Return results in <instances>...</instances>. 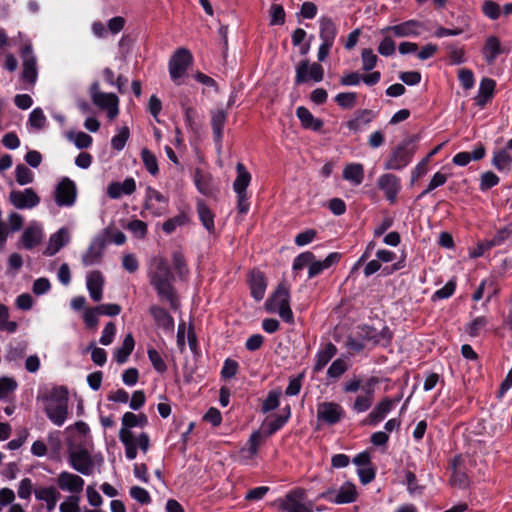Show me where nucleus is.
<instances>
[{
    "instance_id": "1",
    "label": "nucleus",
    "mask_w": 512,
    "mask_h": 512,
    "mask_svg": "<svg viewBox=\"0 0 512 512\" xmlns=\"http://www.w3.org/2000/svg\"><path fill=\"white\" fill-rule=\"evenodd\" d=\"M149 281L159 298L166 300L172 310L179 308L180 302L173 285L174 274L164 259L156 262L154 269L149 273Z\"/></svg>"
},
{
    "instance_id": "2",
    "label": "nucleus",
    "mask_w": 512,
    "mask_h": 512,
    "mask_svg": "<svg viewBox=\"0 0 512 512\" xmlns=\"http://www.w3.org/2000/svg\"><path fill=\"white\" fill-rule=\"evenodd\" d=\"M342 255L339 252H332L326 256L324 260H316V256L311 251H305L297 255L292 264L294 271H300L308 267V279H313L321 275L325 270L336 265Z\"/></svg>"
},
{
    "instance_id": "3",
    "label": "nucleus",
    "mask_w": 512,
    "mask_h": 512,
    "mask_svg": "<svg viewBox=\"0 0 512 512\" xmlns=\"http://www.w3.org/2000/svg\"><path fill=\"white\" fill-rule=\"evenodd\" d=\"M412 140L406 139L399 143L387 157L384 168L386 170H401L412 160L415 149L410 147Z\"/></svg>"
},
{
    "instance_id": "4",
    "label": "nucleus",
    "mask_w": 512,
    "mask_h": 512,
    "mask_svg": "<svg viewBox=\"0 0 512 512\" xmlns=\"http://www.w3.org/2000/svg\"><path fill=\"white\" fill-rule=\"evenodd\" d=\"M305 495L304 489L296 488L289 491L284 498H278L274 502V505H276L281 512H313L311 503L305 504L302 502Z\"/></svg>"
},
{
    "instance_id": "5",
    "label": "nucleus",
    "mask_w": 512,
    "mask_h": 512,
    "mask_svg": "<svg viewBox=\"0 0 512 512\" xmlns=\"http://www.w3.org/2000/svg\"><path fill=\"white\" fill-rule=\"evenodd\" d=\"M324 78V68L318 62L312 64L309 60H301L295 67V78L294 83L296 86H300L313 81L315 83L321 82Z\"/></svg>"
},
{
    "instance_id": "6",
    "label": "nucleus",
    "mask_w": 512,
    "mask_h": 512,
    "mask_svg": "<svg viewBox=\"0 0 512 512\" xmlns=\"http://www.w3.org/2000/svg\"><path fill=\"white\" fill-rule=\"evenodd\" d=\"M193 61L191 52L186 48H178L169 60V74L173 81L181 78Z\"/></svg>"
},
{
    "instance_id": "7",
    "label": "nucleus",
    "mask_w": 512,
    "mask_h": 512,
    "mask_svg": "<svg viewBox=\"0 0 512 512\" xmlns=\"http://www.w3.org/2000/svg\"><path fill=\"white\" fill-rule=\"evenodd\" d=\"M69 465L77 472L89 476L93 473L94 462L90 452L85 448H79L69 452Z\"/></svg>"
},
{
    "instance_id": "8",
    "label": "nucleus",
    "mask_w": 512,
    "mask_h": 512,
    "mask_svg": "<svg viewBox=\"0 0 512 512\" xmlns=\"http://www.w3.org/2000/svg\"><path fill=\"white\" fill-rule=\"evenodd\" d=\"M21 57L23 59L21 79L25 83L34 85L37 80L38 71L36 57L33 54V48L30 43H27L22 47Z\"/></svg>"
},
{
    "instance_id": "9",
    "label": "nucleus",
    "mask_w": 512,
    "mask_h": 512,
    "mask_svg": "<svg viewBox=\"0 0 512 512\" xmlns=\"http://www.w3.org/2000/svg\"><path fill=\"white\" fill-rule=\"evenodd\" d=\"M77 197V188L73 180L68 177L63 178L56 186L55 201L60 207L72 206Z\"/></svg>"
},
{
    "instance_id": "10",
    "label": "nucleus",
    "mask_w": 512,
    "mask_h": 512,
    "mask_svg": "<svg viewBox=\"0 0 512 512\" xmlns=\"http://www.w3.org/2000/svg\"><path fill=\"white\" fill-rule=\"evenodd\" d=\"M345 417V410L336 402H323L317 409V418L330 426L337 424Z\"/></svg>"
},
{
    "instance_id": "11",
    "label": "nucleus",
    "mask_w": 512,
    "mask_h": 512,
    "mask_svg": "<svg viewBox=\"0 0 512 512\" xmlns=\"http://www.w3.org/2000/svg\"><path fill=\"white\" fill-rule=\"evenodd\" d=\"M9 199L17 209H31L40 203V197L32 188H26L23 191L13 190Z\"/></svg>"
},
{
    "instance_id": "12",
    "label": "nucleus",
    "mask_w": 512,
    "mask_h": 512,
    "mask_svg": "<svg viewBox=\"0 0 512 512\" xmlns=\"http://www.w3.org/2000/svg\"><path fill=\"white\" fill-rule=\"evenodd\" d=\"M422 27V22L411 19L394 26H387L381 30V33L391 32L396 37H417L420 35V28Z\"/></svg>"
},
{
    "instance_id": "13",
    "label": "nucleus",
    "mask_w": 512,
    "mask_h": 512,
    "mask_svg": "<svg viewBox=\"0 0 512 512\" xmlns=\"http://www.w3.org/2000/svg\"><path fill=\"white\" fill-rule=\"evenodd\" d=\"M496 81L489 77H483L480 81L478 93L474 97L475 105L480 109L492 102L496 93Z\"/></svg>"
},
{
    "instance_id": "14",
    "label": "nucleus",
    "mask_w": 512,
    "mask_h": 512,
    "mask_svg": "<svg viewBox=\"0 0 512 512\" xmlns=\"http://www.w3.org/2000/svg\"><path fill=\"white\" fill-rule=\"evenodd\" d=\"M392 403L390 397L386 396L381 399L371 410V412L362 421L363 425L377 426L392 411Z\"/></svg>"
},
{
    "instance_id": "15",
    "label": "nucleus",
    "mask_w": 512,
    "mask_h": 512,
    "mask_svg": "<svg viewBox=\"0 0 512 512\" xmlns=\"http://www.w3.org/2000/svg\"><path fill=\"white\" fill-rule=\"evenodd\" d=\"M93 103L100 109L107 111L109 119H115L119 114V98L114 93H101L93 95Z\"/></svg>"
},
{
    "instance_id": "16",
    "label": "nucleus",
    "mask_w": 512,
    "mask_h": 512,
    "mask_svg": "<svg viewBox=\"0 0 512 512\" xmlns=\"http://www.w3.org/2000/svg\"><path fill=\"white\" fill-rule=\"evenodd\" d=\"M106 247V239L98 236L92 239L85 254L82 256L84 266H92L101 262L104 249Z\"/></svg>"
},
{
    "instance_id": "17",
    "label": "nucleus",
    "mask_w": 512,
    "mask_h": 512,
    "mask_svg": "<svg viewBox=\"0 0 512 512\" xmlns=\"http://www.w3.org/2000/svg\"><path fill=\"white\" fill-rule=\"evenodd\" d=\"M378 187L384 192L386 199L394 203L401 189L400 178L391 173L383 174L378 179Z\"/></svg>"
},
{
    "instance_id": "18",
    "label": "nucleus",
    "mask_w": 512,
    "mask_h": 512,
    "mask_svg": "<svg viewBox=\"0 0 512 512\" xmlns=\"http://www.w3.org/2000/svg\"><path fill=\"white\" fill-rule=\"evenodd\" d=\"M248 284L251 296L256 301L262 300L267 288V280L265 274L260 270H252L248 275Z\"/></svg>"
},
{
    "instance_id": "19",
    "label": "nucleus",
    "mask_w": 512,
    "mask_h": 512,
    "mask_svg": "<svg viewBox=\"0 0 512 512\" xmlns=\"http://www.w3.org/2000/svg\"><path fill=\"white\" fill-rule=\"evenodd\" d=\"M57 485L63 491L80 493L83 490L84 480L79 475L62 471L57 478Z\"/></svg>"
},
{
    "instance_id": "20",
    "label": "nucleus",
    "mask_w": 512,
    "mask_h": 512,
    "mask_svg": "<svg viewBox=\"0 0 512 512\" xmlns=\"http://www.w3.org/2000/svg\"><path fill=\"white\" fill-rule=\"evenodd\" d=\"M149 313L157 327L162 328L166 332H172L174 330V318L165 308L159 305H151L149 307Z\"/></svg>"
},
{
    "instance_id": "21",
    "label": "nucleus",
    "mask_w": 512,
    "mask_h": 512,
    "mask_svg": "<svg viewBox=\"0 0 512 512\" xmlns=\"http://www.w3.org/2000/svg\"><path fill=\"white\" fill-rule=\"evenodd\" d=\"M87 289L93 301L99 302L103 297L104 277L98 270L92 271L87 275Z\"/></svg>"
},
{
    "instance_id": "22",
    "label": "nucleus",
    "mask_w": 512,
    "mask_h": 512,
    "mask_svg": "<svg viewBox=\"0 0 512 512\" xmlns=\"http://www.w3.org/2000/svg\"><path fill=\"white\" fill-rule=\"evenodd\" d=\"M227 121V113L223 109L211 112V126L214 143L221 147L223 139V130Z\"/></svg>"
},
{
    "instance_id": "23",
    "label": "nucleus",
    "mask_w": 512,
    "mask_h": 512,
    "mask_svg": "<svg viewBox=\"0 0 512 512\" xmlns=\"http://www.w3.org/2000/svg\"><path fill=\"white\" fill-rule=\"evenodd\" d=\"M338 349L332 342H327L315 355L313 372L319 373L337 354Z\"/></svg>"
},
{
    "instance_id": "24",
    "label": "nucleus",
    "mask_w": 512,
    "mask_h": 512,
    "mask_svg": "<svg viewBox=\"0 0 512 512\" xmlns=\"http://www.w3.org/2000/svg\"><path fill=\"white\" fill-rule=\"evenodd\" d=\"M69 242V234L66 228L59 229L56 233L52 234L49 239V243L45 250L43 251V255L45 256H53L55 255L62 247H64Z\"/></svg>"
},
{
    "instance_id": "25",
    "label": "nucleus",
    "mask_w": 512,
    "mask_h": 512,
    "mask_svg": "<svg viewBox=\"0 0 512 512\" xmlns=\"http://www.w3.org/2000/svg\"><path fill=\"white\" fill-rule=\"evenodd\" d=\"M296 116L304 129L319 132L323 127V121L315 118L309 109L304 106L297 107Z\"/></svg>"
},
{
    "instance_id": "26",
    "label": "nucleus",
    "mask_w": 512,
    "mask_h": 512,
    "mask_svg": "<svg viewBox=\"0 0 512 512\" xmlns=\"http://www.w3.org/2000/svg\"><path fill=\"white\" fill-rule=\"evenodd\" d=\"M285 302L290 304V290L288 284L285 281H282L278 284L272 295L267 299L266 308L267 310H272L273 308L271 305L278 308L281 305H284Z\"/></svg>"
},
{
    "instance_id": "27",
    "label": "nucleus",
    "mask_w": 512,
    "mask_h": 512,
    "mask_svg": "<svg viewBox=\"0 0 512 512\" xmlns=\"http://www.w3.org/2000/svg\"><path fill=\"white\" fill-rule=\"evenodd\" d=\"M42 238L43 234L41 228L30 225L23 231L20 242L23 248L32 250L41 243Z\"/></svg>"
},
{
    "instance_id": "28",
    "label": "nucleus",
    "mask_w": 512,
    "mask_h": 512,
    "mask_svg": "<svg viewBox=\"0 0 512 512\" xmlns=\"http://www.w3.org/2000/svg\"><path fill=\"white\" fill-rule=\"evenodd\" d=\"M357 497L356 486L352 482L347 481L336 491L333 501L335 504H349L355 502Z\"/></svg>"
},
{
    "instance_id": "29",
    "label": "nucleus",
    "mask_w": 512,
    "mask_h": 512,
    "mask_svg": "<svg viewBox=\"0 0 512 512\" xmlns=\"http://www.w3.org/2000/svg\"><path fill=\"white\" fill-rule=\"evenodd\" d=\"M44 411L48 419L56 426H62L67 419L68 415V404L55 405L46 404Z\"/></svg>"
},
{
    "instance_id": "30",
    "label": "nucleus",
    "mask_w": 512,
    "mask_h": 512,
    "mask_svg": "<svg viewBox=\"0 0 512 512\" xmlns=\"http://www.w3.org/2000/svg\"><path fill=\"white\" fill-rule=\"evenodd\" d=\"M148 424V417L144 413L135 414L133 412H126L122 416V428L119 432H132L131 429L135 427H145Z\"/></svg>"
},
{
    "instance_id": "31",
    "label": "nucleus",
    "mask_w": 512,
    "mask_h": 512,
    "mask_svg": "<svg viewBox=\"0 0 512 512\" xmlns=\"http://www.w3.org/2000/svg\"><path fill=\"white\" fill-rule=\"evenodd\" d=\"M46 404L64 405L68 404L69 392L66 386H55L47 393L41 396Z\"/></svg>"
},
{
    "instance_id": "32",
    "label": "nucleus",
    "mask_w": 512,
    "mask_h": 512,
    "mask_svg": "<svg viewBox=\"0 0 512 512\" xmlns=\"http://www.w3.org/2000/svg\"><path fill=\"white\" fill-rule=\"evenodd\" d=\"M237 176L233 182V190L236 194L247 192L252 176L245 165L241 162L236 165Z\"/></svg>"
},
{
    "instance_id": "33",
    "label": "nucleus",
    "mask_w": 512,
    "mask_h": 512,
    "mask_svg": "<svg viewBox=\"0 0 512 512\" xmlns=\"http://www.w3.org/2000/svg\"><path fill=\"white\" fill-rule=\"evenodd\" d=\"M319 24V36L322 42L334 44L338 32L334 21L330 17L323 16L320 18Z\"/></svg>"
},
{
    "instance_id": "34",
    "label": "nucleus",
    "mask_w": 512,
    "mask_h": 512,
    "mask_svg": "<svg viewBox=\"0 0 512 512\" xmlns=\"http://www.w3.org/2000/svg\"><path fill=\"white\" fill-rule=\"evenodd\" d=\"M197 213L199 220L201 221L204 228L210 233H215V224L214 218L215 214L213 211L207 206V204L203 200H199L197 202Z\"/></svg>"
},
{
    "instance_id": "35",
    "label": "nucleus",
    "mask_w": 512,
    "mask_h": 512,
    "mask_svg": "<svg viewBox=\"0 0 512 512\" xmlns=\"http://www.w3.org/2000/svg\"><path fill=\"white\" fill-rule=\"evenodd\" d=\"M135 347V340L131 333L127 334L121 346L115 350L114 358L117 363L124 364L128 361L129 356Z\"/></svg>"
},
{
    "instance_id": "36",
    "label": "nucleus",
    "mask_w": 512,
    "mask_h": 512,
    "mask_svg": "<svg viewBox=\"0 0 512 512\" xmlns=\"http://www.w3.org/2000/svg\"><path fill=\"white\" fill-rule=\"evenodd\" d=\"M500 53L501 44L499 39L496 36L488 37L483 48L485 61L488 64H492Z\"/></svg>"
},
{
    "instance_id": "37",
    "label": "nucleus",
    "mask_w": 512,
    "mask_h": 512,
    "mask_svg": "<svg viewBox=\"0 0 512 512\" xmlns=\"http://www.w3.org/2000/svg\"><path fill=\"white\" fill-rule=\"evenodd\" d=\"M343 178L351 181L355 185H360L364 180V168L360 163H351L346 165L343 170Z\"/></svg>"
},
{
    "instance_id": "38",
    "label": "nucleus",
    "mask_w": 512,
    "mask_h": 512,
    "mask_svg": "<svg viewBox=\"0 0 512 512\" xmlns=\"http://www.w3.org/2000/svg\"><path fill=\"white\" fill-rule=\"evenodd\" d=\"M492 165L500 172H509L512 168V156L506 149L496 151L493 154Z\"/></svg>"
},
{
    "instance_id": "39",
    "label": "nucleus",
    "mask_w": 512,
    "mask_h": 512,
    "mask_svg": "<svg viewBox=\"0 0 512 512\" xmlns=\"http://www.w3.org/2000/svg\"><path fill=\"white\" fill-rule=\"evenodd\" d=\"M190 222V216L185 211L182 210L180 213L172 218L167 219L163 225L162 229L166 234H172L178 226H184Z\"/></svg>"
},
{
    "instance_id": "40",
    "label": "nucleus",
    "mask_w": 512,
    "mask_h": 512,
    "mask_svg": "<svg viewBox=\"0 0 512 512\" xmlns=\"http://www.w3.org/2000/svg\"><path fill=\"white\" fill-rule=\"evenodd\" d=\"M119 440L125 447V455L129 460H133L137 456V444L132 432H119Z\"/></svg>"
},
{
    "instance_id": "41",
    "label": "nucleus",
    "mask_w": 512,
    "mask_h": 512,
    "mask_svg": "<svg viewBox=\"0 0 512 512\" xmlns=\"http://www.w3.org/2000/svg\"><path fill=\"white\" fill-rule=\"evenodd\" d=\"M27 342L24 340L10 342L5 359L9 362L17 361L24 357L27 350Z\"/></svg>"
},
{
    "instance_id": "42",
    "label": "nucleus",
    "mask_w": 512,
    "mask_h": 512,
    "mask_svg": "<svg viewBox=\"0 0 512 512\" xmlns=\"http://www.w3.org/2000/svg\"><path fill=\"white\" fill-rule=\"evenodd\" d=\"M348 370L347 362L342 358L335 359L327 370L330 382H336Z\"/></svg>"
},
{
    "instance_id": "43",
    "label": "nucleus",
    "mask_w": 512,
    "mask_h": 512,
    "mask_svg": "<svg viewBox=\"0 0 512 512\" xmlns=\"http://www.w3.org/2000/svg\"><path fill=\"white\" fill-rule=\"evenodd\" d=\"M510 238H512V222L498 229L495 235L488 240L487 247L501 246Z\"/></svg>"
},
{
    "instance_id": "44",
    "label": "nucleus",
    "mask_w": 512,
    "mask_h": 512,
    "mask_svg": "<svg viewBox=\"0 0 512 512\" xmlns=\"http://www.w3.org/2000/svg\"><path fill=\"white\" fill-rule=\"evenodd\" d=\"M36 497L39 500H43L47 504V510L52 511L57 503L59 493L54 487L43 488L36 493Z\"/></svg>"
},
{
    "instance_id": "45",
    "label": "nucleus",
    "mask_w": 512,
    "mask_h": 512,
    "mask_svg": "<svg viewBox=\"0 0 512 512\" xmlns=\"http://www.w3.org/2000/svg\"><path fill=\"white\" fill-rule=\"evenodd\" d=\"M172 264L176 274L180 279H183L188 275L189 269L187 267L185 256L181 251L173 252Z\"/></svg>"
},
{
    "instance_id": "46",
    "label": "nucleus",
    "mask_w": 512,
    "mask_h": 512,
    "mask_svg": "<svg viewBox=\"0 0 512 512\" xmlns=\"http://www.w3.org/2000/svg\"><path fill=\"white\" fill-rule=\"evenodd\" d=\"M141 159L146 170L153 176L159 173L158 161L156 156L147 148L141 150Z\"/></svg>"
},
{
    "instance_id": "47",
    "label": "nucleus",
    "mask_w": 512,
    "mask_h": 512,
    "mask_svg": "<svg viewBox=\"0 0 512 512\" xmlns=\"http://www.w3.org/2000/svg\"><path fill=\"white\" fill-rule=\"evenodd\" d=\"M18 329V323L9 321V309L6 305L0 304V331L15 333Z\"/></svg>"
},
{
    "instance_id": "48",
    "label": "nucleus",
    "mask_w": 512,
    "mask_h": 512,
    "mask_svg": "<svg viewBox=\"0 0 512 512\" xmlns=\"http://www.w3.org/2000/svg\"><path fill=\"white\" fill-rule=\"evenodd\" d=\"M281 392L279 390L269 391L266 399L262 402L261 412L266 414L279 407Z\"/></svg>"
},
{
    "instance_id": "49",
    "label": "nucleus",
    "mask_w": 512,
    "mask_h": 512,
    "mask_svg": "<svg viewBox=\"0 0 512 512\" xmlns=\"http://www.w3.org/2000/svg\"><path fill=\"white\" fill-rule=\"evenodd\" d=\"M456 286V279H450L442 288L433 293L431 297L432 301L450 298L455 293Z\"/></svg>"
},
{
    "instance_id": "50",
    "label": "nucleus",
    "mask_w": 512,
    "mask_h": 512,
    "mask_svg": "<svg viewBox=\"0 0 512 512\" xmlns=\"http://www.w3.org/2000/svg\"><path fill=\"white\" fill-rule=\"evenodd\" d=\"M334 101L342 109H352L357 102V93L341 92L335 96Z\"/></svg>"
},
{
    "instance_id": "51",
    "label": "nucleus",
    "mask_w": 512,
    "mask_h": 512,
    "mask_svg": "<svg viewBox=\"0 0 512 512\" xmlns=\"http://www.w3.org/2000/svg\"><path fill=\"white\" fill-rule=\"evenodd\" d=\"M373 400L374 399L372 397L360 394L355 398L354 402L351 404V409L358 414L364 413L371 408Z\"/></svg>"
},
{
    "instance_id": "52",
    "label": "nucleus",
    "mask_w": 512,
    "mask_h": 512,
    "mask_svg": "<svg viewBox=\"0 0 512 512\" xmlns=\"http://www.w3.org/2000/svg\"><path fill=\"white\" fill-rule=\"evenodd\" d=\"M130 136V131L127 126H123L118 134L112 137L111 146L114 150L121 151L124 149Z\"/></svg>"
},
{
    "instance_id": "53",
    "label": "nucleus",
    "mask_w": 512,
    "mask_h": 512,
    "mask_svg": "<svg viewBox=\"0 0 512 512\" xmlns=\"http://www.w3.org/2000/svg\"><path fill=\"white\" fill-rule=\"evenodd\" d=\"M16 181L19 185L30 184L34 180L32 171L24 164H18L15 169Z\"/></svg>"
},
{
    "instance_id": "54",
    "label": "nucleus",
    "mask_w": 512,
    "mask_h": 512,
    "mask_svg": "<svg viewBox=\"0 0 512 512\" xmlns=\"http://www.w3.org/2000/svg\"><path fill=\"white\" fill-rule=\"evenodd\" d=\"M499 182L500 178L494 172L486 171L481 175L479 189L482 192L488 191L489 189L498 185Z\"/></svg>"
},
{
    "instance_id": "55",
    "label": "nucleus",
    "mask_w": 512,
    "mask_h": 512,
    "mask_svg": "<svg viewBox=\"0 0 512 512\" xmlns=\"http://www.w3.org/2000/svg\"><path fill=\"white\" fill-rule=\"evenodd\" d=\"M147 354H148V358H149L153 368L158 373L162 374L167 371V365H166L165 361L163 360L162 356L160 355V353L156 349H154V348L148 349Z\"/></svg>"
},
{
    "instance_id": "56",
    "label": "nucleus",
    "mask_w": 512,
    "mask_h": 512,
    "mask_svg": "<svg viewBox=\"0 0 512 512\" xmlns=\"http://www.w3.org/2000/svg\"><path fill=\"white\" fill-rule=\"evenodd\" d=\"M482 13L491 20H497L501 15V8L493 0H485L482 4Z\"/></svg>"
},
{
    "instance_id": "57",
    "label": "nucleus",
    "mask_w": 512,
    "mask_h": 512,
    "mask_svg": "<svg viewBox=\"0 0 512 512\" xmlns=\"http://www.w3.org/2000/svg\"><path fill=\"white\" fill-rule=\"evenodd\" d=\"M129 493L134 500L142 505H148L152 502L149 492L140 486H132Z\"/></svg>"
},
{
    "instance_id": "58",
    "label": "nucleus",
    "mask_w": 512,
    "mask_h": 512,
    "mask_svg": "<svg viewBox=\"0 0 512 512\" xmlns=\"http://www.w3.org/2000/svg\"><path fill=\"white\" fill-rule=\"evenodd\" d=\"M238 369H239L238 362L231 358H227L224 361L221 372H220L221 378L224 380H227V379H231V378L235 377V375L238 372Z\"/></svg>"
},
{
    "instance_id": "59",
    "label": "nucleus",
    "mask_w": 512,
    "mask_h": 512,
    "mask_svg": "<svg viewBox=\"0 0 512 512\" xmlns=\"http://www.w3.org/2000/svg\"><path fill=\"white\" fill-rule=\"evenodd\" d=\"M195 185L200 193L203 195H209L211 193L210 179L201 173L200 170H196L194 175Z\"/></svg>"
},
{
    "instance_id": "60",
    "label": "nucleus",
    "mask_w": 512,
    "mask_h": 512,
    "mask_svg": "<svg viewBox=\"0 0 512 512\" xmlns=\"http://www.w3.org/2000/svg\"><path fill=\"white\" fill-rule=\"evenodd\" d=\"M458 80L465 90H470L475 85L474 73L467 68H462L458 71Z\"/></svg>"
},
{
    "instance_id": "61",
    "label": "nucleus",
    "mask_w": 512,
    "mask_h": 512,
    "mask_svg": "<svg viewBox=\"0 0 512 512\" xmlns=\"http://www.w3.org/2000/svg\"><path fill=\"white\" fill-rule=\"evenodd\" d=\"M285 10L280 4H272L270 7V25H283L285 23Z\"/></svg>"
},
{
    "instance_id": "62",
    "label": "nucleus",
    "mask_w": 512,
    "mask_h": 512,
    "mask_svg": "<svg viewBox=\"0 0 512 512\" xmlns=\"http://www.w3.org/2000/svg\"><path fill=\"white\" fill-rule=\"evenodd\" d=\"M362 69L364 71H371L377 64L378 57L370 48H365L361 53Z\"/></svg>"
},
{
    "instance_id": "63",
    "label": "nucleus",
    "mask_w": 512,
    "mask_h": 512,
    "mask_svg": "<svg viewBox=\"0 0 512 512\" xmlns=\"http://www.w3.org/2000/svg\"><path fill=\"white\" fill-rule=\"evenodd\" d=\"M126 228L134 234L135 237L139 239H143L148 231L147 224L138 219H134L128 223Z\"/></svg>"
},
{
    "instance_id": "64",
    "label": "nucleus",
    "mask_w": 512,
    "mask_h": 512,
    "mask_svg": "<svg viewBox=\"0 0 512 512\" xmlns=\"http://www.w3.org/2000/svg\"><path fill=\"white\" fill-rule=\"evenodd\" d=\"M80 497L77 495H70L63 501L60 506V512H81L79 507Z\"/></svg>"
}]
</instances>
